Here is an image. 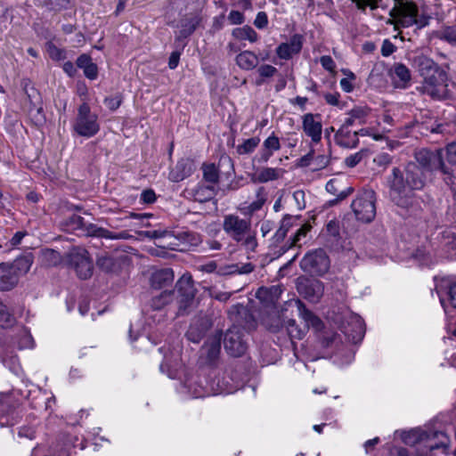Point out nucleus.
Wrapping results in <instances>:
<instances>
[{"label": "nucleus", "instance_id": "38", "mask_svg": "<svg viewBox=\"0 0 456 456\" xmlns=\"http://www.w3.org/2000/svg\"><path fill=\"white\" fill-rule=\"evenodd\" d=\"M175 297V292L171 290H164L159 295L155 296L151 299V307L155 310H160L168 305Z\"/></svg>", "mask_w": 456, "mask_h": 456}, {"label": "nucleus", "instance_id": "7", "mask_svg": "<svg viewBox=\"0 0 456 456\" xmlns=\"http://www.w3.org/2000/svg\"><path fill=\"white\" fill-rule=\"evenodd\" d=\"M69 265L75 269L79 279H89L93 274V262L86 249L73 248L67 254Z\"/></svg>", "mask_w": 456, "mask_h": 456}, {"label": "nucleus", "instance_id": "18", "mask_svg": "<svg viewBox=\"0 0 456 456\" xmlns=\"http://www.w3.org/2000/svg\"><path fill=\"white\" fill-rule=\"evenodd\" d=\"M193 161L190 159H182L171 169L168 178L173 183H179L191 176L194 171Z\"/></svg>", "mask_w": 456, "mask_h": 456}, {"label": "nucleus", "instance_id": "37", "mask_svg": "<svg viewBox=\"0 0 456 456\" xmlns=\"http://www.w3.org/2000/svg\"><path fill=\"white\" fill-rule=\"evenodd\" d=\"M232 35L238 40H248L250 43H255L258 39L257 33L248 25L234 28Z\"/></svg>", "mask_w": 456, "mask_h": 456}, {"label": "nucleus", "instance_id": "26", "mask_svg": "<svg viewBox=\"0 0 456 456\" xmlns=\"http://www.w3.org/2000/svg\"><path fill=\"white\" fill-rule=\"evenodd\" d=\"M336 142L344 148H355L359 143V138L354 132H351L348 126L341 125L335 134Z\"/></svg>", "mask_w": 456, "mask_h": 456}, {"label": "nucleus", "instance_id": "40", "mask_svg": "<svg viewBox=\"0 0 456 456\" xmlns=\"http://www.w3.org/2000/svg\"><path fill=\"white\" fill-rule=\"evenodd\" d=\"M285 326L291 339H302L306 334V327H299L293 319L286 321Z\"/></svg>", "mask_w": 456, "mask_h": 456}, {"label": "nucleus", "instance_id": "35", "mask_svg": "<svg viewBox=\"0 0 456 456\" xmlns=\"http://www.w3.org/2000/svg\"><path fill=\"white\" fill-rule=\"evenodd\" d=\"M33 264V257L31 255L22 256L17 257L12 263H9V265L16 273L18 278L25 275L31 268Z\"/></svg>", "mask_w": 456, "mask_h": 456}, {"label": "nucleus", "instance_id": "44", "mask_svg": "<svg viewBox=\"0 0 456 456\" xmlns=\"http://www.w3.org/2000/svg\"><path fill=\"white\" fill-rule=\"evenodd\" d=\"M97 266L105 273H112L116 270V261L110 256H99L96 262Z\"/></svg>", "mask_w": 456, "mask_h": 456}, {"label": "nucleus", "instance_id": "2", "mask_svg": "<svg viewBox=\"0 0 456 456\" xmlns=\"http://www.w3.org/2000/svg\"><path fill=\"white\" fill-rule=\"evenodd\" d=\"M224 232L247 251L255 252L257 248L256 232L252 228L250 218H242L236 214L224 216Z\"/></svg>", "mask_w": 456, "mask_h": 456}, {"label": "nucleus", "instance_id": "23", "mask_svg": "<svg viewBox=\"0 0 456 456\" xmlns=\"http://www.w3.org/2000/svg\"><path fill=\"white\" fill-rule=\"evenodd\" d=\"M201 18L197 13H188L180 20V31L177 39L186 38L191 36L200 25Z\"/></svg>", "mask_w": 456, "mask_h": 456}, {"label": "nucleus", "instance_id": "8", "mask_svg": "<svg viewBox=\"0 0 456 456\" xmlns=\"http://www.w3.org/2000/svg\"><path fill=\"white\" fill-rule=\"evenodd\" d=\"M300 267L312 275H322L330 268V259L323 249H315L301 259Z\"/></svg>", "mask_w": 456, "mask_h": 456}, {"label": "nucleus", "instance_id": "59", "mask_svg": "<svg viewBox=\"0 0 456 456\" xmlns=\"http://www.w3.org/2000/svg\"><path fill=\"white\" fill-rule=\"evenodd\" d=\"M156 200L157 196L152 189L143 190L140 196V201L144 204H152Z\"/></svg>", "mask_w": 456, "mask_h": 456}, {"label": "nucleus", "instance_id": "11", "mask_svg": "<svg viewBox=\"0 0 456 456\" xmlns=\"http://www.w3.org/2000/svg\"><path fill=\"white\" fill-rule=\"evenodd\" d=\"M447 77L441 69L424 77L422 85L424 94L435 99H442L447 93Z\"/></svg>", "mask_w": 456, "mask_h": 456}, {"label": "nucleus", "instance_id": "51", "mask_svg": "<svg viewBox=\"0 0 456 456\" xmlns=\"http://www.w3.org/2000/svg\"><path fill=\"white\" fill-rule=\"evenodd\" d=\"M366 154V151H360L346 158L345 163L349 167H354L358 165Z\"/></svg>", "mask_w": 456, "mask_h": 456}, {"label": "nucleus", "instance_id": "29", "mask_svg": "<svg viewBox=\"0 0 456 456\" xmlns=\"http://www.w3.org/2000/svg\"><path fill=\"white\" fill-rule=\"evenodd\" d=\"M369 116V109L365 107H354L347 112V117L344 119L345 126H362L366 123Z\"/></svg>", "mask_w": 456, "mask_h": 456}, {"label": "nucleus", "instance_id": "34", "mask_svg": "<svg viewBox=\"0 0 456 456\" xmlns=\"http://www.w3.org/2000/svg\"><path fill=\"white\" fill-rule=\"evenodd\" d=\"M191 197L195 201L204 203L212 200L215 196L213 185L198 184L191 191Z\"/></svg>", "mask_w": 456, "mask_h": 456}, {"label": "nucleus", "instance_id": "31", "mask_svg": "<svg viewBox=\"0 0 456 456\" xmlns=\"http://www.w3.org/2000/svg\"><path fill=\"white\" fill-rule=\"evenodd\" d=\"M175 275L170 268H164L154 272L151 278L154 289H162L172 284Z\"/></svg>", "mask_w": 456, "mask_h": 456}, {"label": "nucleus", "instance_id": "1", "mask_svg": "<svg viewBox=\"0 0 456 456\" xmlns=\"http://www.w3.org/2000/svg\"><path fill=\"white\" fill-rule=\"evenodd\" d=\"M391 200L405 211H413L418 207L414 191L422 190L425 177L422 168L414 162H409L403 168L394 167L388 177Z\"/></svg>", "mask_w": 456, "mask_h": 456}, {"label": "nucleus", "instance_id": "39", "mask_svg": "<svg viewBox=\"0 0 456 456\" xmlns=\"http://www.w3.org/2000/svg\"><path fill=\"white\" fill-rule=\"evenodd\" d=\"M260 143V138L254 136L248 139H245L241 143L236 147V151L239 155H248L255 151Z\"/></svg>", "mask_w": 456, "mask_h": 456}, {"label": "nucleus", "instance_id": "4", "mask_svg": "<svg viewBox=\"0 0 456 456\" xmlns=\"http://www.w3.org/2000/svg\"><path fill=\"white\" fill-rule=\"evenodd\" d=\"M403 440L406 444L411 446L424 443L430 452L443 449L446 453L450 444V439L444 432L422 428L412 429L405 433Z\"/></svg>", "mask_w": 456, "mask_h": 456}, {"label": "nucleus", "instance_id": "56", "mask_svg": "<svg viewBox=\"0 0 456 456\" xmlns=\"http://www.w3.org/2000/svg\"><path fill=\"white\" fill-rule=\"evenodd\" d=\"M122 102V97L120 94L115 96L107 97L104 99V104L110 110H116Z\"/></svg>", "mask_w": 456, "mask_h": 456}, {"label": "nucleus", "instance_id": "25", "mask_svg": "<svg viewBox=\"0 0 456 456\" xmlns=\"http://www.w3.org/2000/svg\"><path fill=\"white\" fill-rule=\"evenodd\" d=\"M222 332L216 331L210 337L203 346V351L207 354L208 361L212 363L219 356L221 351Z\"/></svg>", "mask_w": 456, "mask_h": 456}, {"label": "nucleus", "instance_id": "54", "mask_svg": "<svg viewBox=\"0 0 456 456\" xmlns=\"http://www.w3.org/2000/svg\"><path fill=\"white\" fill-rule=\"evenodd\" d=\"M257 72L262 78L272 77L277 73V69L269 64L261 65Z\"/></svg>", "mask_w": 456, "mask_h": 456}, {"label": "nucleus", "instance_id": "43", "mask_svg": "<svg viewBox=\"0 0 456 456\" xmlns=\"http://www.w3.org/2000/svg\"><path fill=\"white\" fill-rule=\"evenodd\" d=\"M42 262L46 265H56L61 262V255L51 248L43 249L41 252Z\"/></svg>", "mask_w": 456, "mask_h": 456}, {"label": "nucleus", "instance_id": "63", "mask_svg": "<svg viewBox=\"0 0 456 456\" xmlns=\"http://www.w3.org/2000/svg\"><path fill=\"white\" fill-rule=\"evenodd\" d=\"M446 159L449 163L456 165V141L447 145Z\"/></svg>", "mask_w": 456, "mask_h": 456}, {"label": "nucleus", "instance_id": "15", "mask_svg": "<svg viewBox=\"0 0 456 456\" xmlns=\"http://www.w3.org/2000/svg\"><path fill=\"white\" fill-rule=\"evenodd\" d=\"M302 127L305 134L311 137L314 142H318L322 139V125L321 115L307 113L303 116Z\"/></svg>", "mask_w": 456, "mask_h": 456}, {"label": "nucleus", "instance_id": "62", "mask_svg": "<svg viewBox=\"0 0 456 456\" xmlns=\"http://www.w3.org/2000/svg\"><path fill=\"white\" fill-rule=\"evenodd\" d=\"M244 20L245 18L243 13L239 11L232 10L229 12L228 20L230 21L231 24L240 25L244 22Z\"/></svg>", "mask_w": 456, "mask_h": 456}, {"label": "nucleus", "instance_id": "42", "mask_svg": "<svg viewBox=\"0 0 456 456\" xmlns=\"http://www.w3.org/2000/svg\"><path fill=\"white\" fill-rule=\"evenodd\" d=\"M203 179L210 185L217 183L219 180V170L214 164H205L202 167Z\"/></svg>", "mask_w": 456, "mask_h": 456}, {"label": "nucleus", "instance_id": "36", "mask_svg": "<svg viewBox=\"0 0 456 456\" xmlns=\"http://www.w3.org/2000/svg\"><path fill=\"white\" fill-rule=\"evenodd\" d=\"M267 200V194L264 187H259L256 192V200L248 206L241 208L244 215L251 216L255 212L260 210Z\"/></svg>", "mask_w": 456, "mask_h": 456}, {"label": "nucleus", "instance_id": "55", "mask_svg": "<svg viewBox=\"0 0 456 456\" xmlns=\"http://www.w3.org/2000/svg\"><path fill=\"white\" fill-rule=\"evenodd\" d=\"M69 0H47V6L54 11H61L68 9L69 6Z\"/></svg>", "mask_w": 456, "mask_h": 456}, {"label": "nucleus", "instance_id": "60", "mask_svg": "<svg viewBox=\"0 0 456 456\" xmlns=\"http://www.w3.org/2000/svg\"><path fill=\"white\" fill-rule=\"evenodd\" d=\"M293 199L296 202L297 208L299 210L305 208V194L302 190H297L293 192Z\"/></svg>", "mask_w": 456, "mask_h": 456}, {"label": "nucleus", "instance_id": "49", "mask_svg": "<svg viewBox=\"0 0 456 456\" xmlns=\"http://www.w3.org/2000/svg\"><path fill=\"white\" fill-rule=\"evenodd\" d=\"M441 39L447 41L450 44L456 45V26L446 27L441 31Z\"/></svg>", "mask_w": 456, "mask_h": 456}, {"label": "nucleus", "instance_id": "50", "mask_svg": "<svg viewBox=\"0 0 456 456\" xmlns=\"http://www.w3.org/2000/svg\"><path fill=\"white\" fill-rule=\"evenodd\" d=\"M46 50L53 60L60 61L64 59V52L53 43L46 44Z\"/></svg>", "mask_w": 456, "mask_h": 456}, {"label": "nucleus", "instance_id": "53", "mask_svg": "<svg viewBox=\"0 0 456 456\" xmlns=\"http://www.w3.org/2000/svg\"><path fill=\"white\" fill-rule=\"evenodd\" d=\"M289 232V224L282 221L280 228L276 231L273 237V243H280L284 240Z\"/></svg>", "mask_w": 456, "mask_h": 456}, {"label": "nucleus", "instance_id": "41", "mask_svg": "<svg viewBox=\"0 0 456 456\" xmlns=\"http://www.w3.org/2000/svg\"><path fill=\"white\" fill-rule=\"evenodd\" d=\"M418 64L420 75L423 77L429 74H432V72L437 69H440V68L434 62L433 60L425 56H421L419 58Z\"/></svg>", "mask_w": 456, "mask_h": 456}, {"label": "nucleus", "instance_id": "52", "mask_svg": "<svg viewBox=\"0 0 456 456\" xmlns=\"http://www.w3.org/2000/svg\"><path fill=\"white\" fill-rule=\"evenodd\" d=\"M330 163V155L329 154H321L316 157L314 156L313 165L314 166V169L320 170L326 167Z\"/></svg>", "mask_w": 456, "mask_h": 456}, {"label": "nucleus", "instance_id": "6", "mask_svg": "<svg viewBox=\"0 0 456 456\" xmlns=\"http://www.w3.org/2000/svg\"><path fill=\"white\" fill-rule=\"evenodd\" d=\"M355 218L362 223H370L376 216V195L372 190L359 192L351 203Z\"/></svg>", "mask_w": 456, "mask_h": 456}, {"label": "nucleus", "instance_id": "21", "mask_svg": "<svg viewBox=\"0 0 456 456\" xmlns=\"http://www.w3.org/2000/svg\"><path fill=\"white\" fill-rule=\"evenodd\" d=\"M391 77L396 88H406L410 85L411 77L410 69L404 64L395 63L391 69Z\"/></svg>", "mask_w": 456, "mask_h": 456}, {"label": "nucleus", "instance_id": "46", "mask_svg": "<svg viewBox=\"0 0 456 456\" xmlns=\"http://www.w3.org/2000/svg\"><path fill=\"white\" fill-rule=\"evenodd\" d=\"M14 322L15 319L9 308L5 305L0 304V326L8 328L12 326Z\"/></svg>", "mask_w": 456, "mask_h": 456}, {"label": "nucleus", "instance_id": "48", "mask_svg": "<svg viewBox=\"0 0 456 456\" xmlns=\"http://www.w3.org/2000/svg\"><path fill=\"white\" fill-rule=\"evenodd\" d=\"M311 228H312V226L310 224H305L300 228H298L293 236L290 246L297 245L303 239H305L306 237V235L310 232Z\"/></svg>", "mask_w": 456, "mask_h": 456}, {"label": "nucleus", "instance_id": "12", "mask_svg": "<svg viewBox=\"0 0 456 456\" xmlns=\"http://www.w3.org/2000/svg\"><path fill=\"white\" fill-rule=\"evenodd\" d=\"M440 302L447 315L456 310V281L451 278H442L436 284Z\"/></svg>", "mask_w": 456, "mask_h": 456}, {"label": "nucleus", "instance_id": "14", "mask_svg": "<svg viewBox=\"0 0 456 456\" xmlns=\"http://www.w3.org/2000/svg\"><path fill=\"white\" fill-rule=\"evenodd\" d=\"M18 412L16 403L10 395L0 397V426H12L17 422Z\"/></svg>", "mask_w": 456, "mask_h": 456}, {"label": "nucleus", "instance_id": "19", "mask_svg": "<svg viewBox=\"0 0 456 456\" xmlns=\"http://www.w3.org/2000/svg\"><path fill=\"white\" fill-rule=\"evenodd\" d=\"M70 223L74 225L75 229H79L87 236L105 238L108 236L107 229L98 227L97 225L85 222L84 218L77 215H73L70 217Z\"/></svg>", "mask_w": 456, "mask_h": 456}, {"label": "nucleus", "instance_id": "28", "mask_svg": "<svg viewBox=\"0 0 456 456\" xmlns=\"http://www.w3.org/2000/svg\"><path fill=\"white\" fill-rule=\"evenodd\" d=\"M279 137L273 132L264 142L260 151V162H267L273 153L281 149Z\"/></svg>", "mask_w": 456, "mask_h": 456}, {"label": "nucleus", "instance_id": "13", "mask_svg": "<svg viewBox=\"0 0 456 456\" xmlns=\"http://www.w3.org/2000/svg\"><path fill=\"white\" fill-rule=\"evenodd\" d=\"M244 329L233 325L225 333L224 343L226 352L234 357L241 356L247 350Z\"/></svg>", "mask_w": 456, "mask_h": 456}, {"label": "nucleus", "instance_id": "45", "mask_svg": "<svg viewBox=\"0 0 456 456\" xmlns=\"http://www.w3.org/2000/svg\"><path fill=\"white\" fill-rule=\"evenodd\" d=\"M346 77L342 78L339 82L340 87L346 93H350L354 90V81L356 79L355 75L349 69H342Z\"/></svg>", "mask_w": 456, "mask_h": 456}, {"label": "nucleus", "instance_id": "20", "mask_svg": "<svg viewBox=\"0 0 456 456\" xmlns=\"http://www.w3.org/2000/svg\"><path fill=\"white\" fill-rule=\"evenodd\" d=\"M439 243L441 249L449 259H456V232L446 228L440 233Z\"/></svg>", "mask_w": 456, "mask_h": 456}, {"label": "nucleus", "instance_id": "5", "mask_svg": "<svg viewBox=\"0 0 456 456\" xmlns=\"http://www.w3.org/2000/svg\"><path fill=\"white\" fill-rule=\"evenodd\" d=\"M72 129L77 134L86 138L93 137L99 132L98 116L91 111V108L86 102L78 107Z\"/></svg>", "mask_w": 456, "mask_h": 456}, {"label": "nucleus", "instance_id": "9", "mask_svg": "<svg viewBox=\"0 0 456 456\" xmlns=\"http://www.w3.org/2000/svg\"><path fill=\"white\" fill-rule=\"evenodd\" d=\"M415 159L417 162L423 167L428 170H440L447 177L444 178V181L447 184H452V177L450 175L449 169L445 167L441 152L439 151H430L428 150H420L416 152Z\"/></svg>", "mask_w": 456, "mask_h": 456}, {"label": "nucleus", "instance_id": "3", "mask_svg": "<svg viewBox=\"0 0 456 456\" xmlns=\"http://www.w3.org/2000/svg\"><path fill=\"white\" fill-rule=\"evenodd\" d=\"M389 16L387 24L393 25L395 30L413 25H418L419 28L426 25L419 20V8L411 0H395L393 8L389 11Z\"/></svg>", "mask_w": 456, "mask_h": 456}, {"label": "nucleus", "instance_id": "17", "mask_svg": "<svg viewBox=\"0 0 456 456\" xmlns=\"http://www.w3.org/2000/svg\"><path fill=\"white\" fill-rule=\"evenodd\" d=\"M345 334L353 343L361 341L365 334L363 320L358 314H351L347 325L345 326Z\"/></svg>", "mask_w": 456, "mask_h": 456}, {"label": "nucleus", "instance_id": "24", "mask_svg": "<svg viewBox=\"0 0 456 456\" xmlns=\"http://www.w3.org/2000/svg\"><path fill=\"white\" fill-rule=\"evenodd\" d=\"M296 305L297 307L298 314L305 322L304 327H306V331L310 327L314 328L315 330H320L322 327L321 319L317 317L314 313L309 311L302 301L297 300Z\"/></svg>", "mask_w": 456, "mask_h": 456}, {"label": "nucleus", "instance_id": "61", "mask_svg": "<svg viewBox=\"0 0 456 456\" xmlns=\"http://www.w3.org/2000/svg\"><path fill=\"white\" fill-rule=\"evenodd\" d=\"M254 25L259 29L266 28L268 25V17L266 12H259L256 16Z\"/></svg>", "mask_w": 456, "mask_h": 456}, {"label": "nucleus", "instance_id": "64", "mask_svg": "<svg viewBox=\"0 0 456 456\" xmlns=\"http://www.w3.org/2000/svg\"><path fill=\"white\" fill-rule=\"evenodd\" d=\"M320 62H321L322 68L330 72H333L336 68L335 61L329 55L322 56L320 59Z\"/></svg>", "mask_w": 456, "mask_h": 456}, {"label": "nucleus", "instance_id": "32", "mask_svg": "<svg viewBox=\"0 0 456 456\" xmlns=\"http://www.w3.org/2000/svg\"><path fill=\"white\" fill-rule=\"evenodd\" d=\"M171 237L175 238L178 242L172 243L175 247L180 246H197L200 242V236L198 233L189 231H183L175 233L172 232Z\"/></svg>", "mask_w": 456, "mask_h": 456}, {"label": "nucleus", "instance_id": "58", "mask_svg": "<svg viewBox=\"0 0 456 456\" xmlns=\"http://www.w3.org/2000/svg\"><path fill=\"white\" fill-rule=\"evenodd\" d=\"M143 234L151 239L171 238L172 232L168 230H154L143 232Z\"/></svg>", "mask_w": 456, "mask_h": 456}, {"label": "nucleus", "instance_id": "30", "mask_svg": "<svg viewBox=\"0 0 456 456\" xmlns=\"http://www.w3.org/2000/svg\"><path fill=\"white\" fill-rule=\"evenodd\" d=\"M286 171L281 167H263L252 177L255 183H268L281 178Z\"/></svg>", "mask_w": 456, "mask_h": 456}, {"label": "nucleus", "instance_id": "27", "mask_svg": "<svg viewBox=\"0 0 456 456\" xmlns=\"http://www.w3.org/2000/svg\"><path fill=\"white\" fill-rule=\"evenodd\" d=\"M209 323L207 318L194 321L189 327L186 337L193 343H199L208 329Z\"/></svg>", "mask_w": 456, "mask_h": 456}, {"label": "nucleus", "instance_id": "10", "mask_svg": "<svg viewBox=\"0 0 456 456\" xmlns=\"http://www.w3.org/2000/svg\"><path fill=\"white\" fill-rule=\"evenodd\" d=\"M178 314L184 315L193 306L195 289L190 276L183 275L176 283Z\"/></svg>", "mask_w": 456, "mask_h": 456}, {"label": "nucleus", "instance_id": "33", "mask_svg": "<svg viewBox=\"0 0 456 456\" xmlns=\"http://www.w3.org/2000/svg\"><path fill=\"white\" fill-rule=\"evenodd\" d=\"M258 57L251 51H243L236 56L237 65L245 70H251L258 64Z\"/></svg>", "mask_w": 456, "mask_h": 456}, {"label": "nucleus", "instance_id": "57", "mask_svg": "<svg viewBox=\"0 0 456 456\" xmlns=\"http://www.w3.org/2000/svg\"><path fill=\"white\" fill-rule=\"evenodd\" d=\"M19 346L21 349L24 348H33L34 347V339L28 331L24 330L21 338L19 341Z\"/></svg>", "mask_w": 456, "mask_h": 456}, {"label": "nucleus", "instance_id": "16", "mask_svg": "<svg viewBox=\"0 0 456 456\" xmlns=\"http://www.w3.org/2000/svg\"><path fill=\"white\" fill-rule=\"evenodd\" d=\"M303 46L302 37L298 34L293 35L289 42L281 43L276 48V54L280 59L289 60L293 55L297 54Z\"/></svg>", "mask_w": 456, "mask_h": 456}, {"label": "nucleus", "instance_id": "22", "mask_svg": "<svg viewBox=\"0 0 456 456\" xmlns=\"http://www.w3.org/2000/svg\"><path fill=\"white\" fill-rule=\"evenodd\" d=\"M19 278L12 271L9 263L0 264V290L7 291L12 289L19 282Z\"/></svg>", "mask_w": 456, "mask_h": 456}, {"label": "nucleus", "instance_id": "47", "mask_svg": "<svg viewBox=\"0 0 456 456\" xmlns=\"http://www.w3.org/2000/svg\"><path fill=\"white\" fill-rule=\"evenodd\" d=\"M356 4V6L358 9L362 11H365L367 7H370V10H376L379 7L384 8L382 4H379V3L382 0H352ZM395 3V0H394Z\"/></svg>", "mask_w": 456, "mask_h": 456}]
</instances>
